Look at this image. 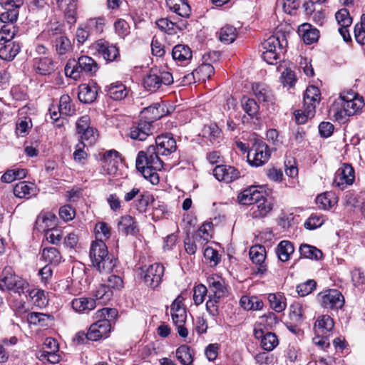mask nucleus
<instances>
[{"label":"nucleus","mask_w":365,"mask_h":365,"mask_svg":"<svg viewBox=\"0 0 365 365\" xmlns=\"http://www.w3.org/2000/svg\"><path fill=\"white\" fill-rule=\"evenodd\" d=\"M29 283L16 275L11 267H5L0 274V289L11 291L19 295L29 291Z\"/></svg>","instance_id":"39448f33"},{"label":"nucleus","mask_w":365,"mask_h":365,"mask_svg":"<svg viewBox=\"0 0 365 365\" xmlns=\"http://www.w3.org/2000/svg\"><path fill=\"white\" fill-rule=\"evenodd\" d=\"M41 255L43 259L51 264L57 265L62 260V256L56 247H46L42 250Z\"/></svg>","instance_id":"c03bdc74"},{"label":"nucleus","mask_w":365,"mask_h":365,"mask_svg":"<svg viewBox=\"0 0 365 365\" xmlns=\"http://www.w3.org/2000/svg\"><path fill=\"white\" fill-rule=\"evenodd\" d=\"M267 252L262 245H252V275L264 277L268 271V266L265 261Z\"/></svg>","instance_id":"9d476101"},{"label":"nucleus","mask_w":365,"mask_h":365,"mask_svg":"<svg viewBox=\"0 0 365 365\" xmlns=\"http://www.w3.org/2000/svg\"><path fill=\"white\" fill-rule=\"evenodd\" d=\"M166 4L169 9L181 17L188 18L191 13V9L187 0H166Z\"/></svg>","instance_id":"c85d7f7f"},{"label":"nucleus","mask_w":365,"mask_h":365,"mask_svg":"<svg viewBox=\"0 0 365 365\" xmlns=\"http://www.w3.org/2000/svg\"><path fill=\"white\" fill-rule=\"evenodd\" d=\"M287 46V40L284 34L272 36L260 46L259 52L262 58L268 64L276 65L281 61V54Z\"/></svg>","instance_id":"7ed1b4c3"},{"label":"nucleus","mask_w":365,"mask_h":365,"mask_svg":"<svg viewBox=\"0 0 365 365\" xmlns=\"http://www.w3.org/2000/svg\"><path fill=\"white\" fill-rule=\"evenodd\" d=\"M355 172L350 164L344 163L338 169L335 174L333 185L341 190H344L348 185L354 183Z\"/></svg>","instance_id":"f8f14e48"},{"label":"nucleus","mask_w":365,"mask_h":365,"mask_svg":"<svg viewBox=\"0 0 365 365\" xmlns=\"http://www.w3.org/2000/svg\"><path fill=\"white\" fill-rule=\"evenodd\" d=\"M255 151L252 166H262L269 160L271 155L269 147L264 142L256 138H255Z\"/></svg>","instance_id":"4be33fe9"},{"label":"nucleus","mask_w":365,"mask_h":365,"mask_svg":"<svg viewBox=\"0 0 365 365\" xmlns=\"http://www.w3.org/2000/svg\"><path fill=\"white\" fill-rule=\"evenodd\" d=\"M51 36L53 38V47L58 55L63 56L72 51L71 42L66 36L53 31Z\"/></svg>","instance_id":"bb28decb"},{"label":"nucleus","mask_w":365,"mask_h":365,"mask_svg":"<svg viewBox=\"0 0 365 365\" xmlns=\"http://www.w3.org/2000/svg\"><path fill=\"white\" fill-rule=\"evenodd\" d=\"M354 37L358 43L365 45V14L361 15L360 22L354 26Z\"/></svg>","instance_id":"13d9d810"},{"label":"nucleus","mask_w":365,"mask_h":365,"mask_svg":"<svg viewBox=\"0 0 365 365\" xmlns=\"http://www.w3.org/2000/svg\"><path fill=\"white\" fill-rule=\"evenodd\" d=\"M237 37L236 29L230 25L223 26L220 31L219 39L225 43H232Z\"/></svg>","instance_id":"5fc2aeb1"},{"label":"nucleus","mask_w":365,"mask_h":365,"mask_svg":"<svg viewBox=\"0 0 365 365\" xmlns=\"http://www.w3.org/2000/svg\"><path fill=\"white\" fill-rule=\"evenodd\" d=\"M294 251V247L292 243L287 240L281 241L277 247V256L282 262L288 261Z\"/></svg>","instance_id":"a18cd8bd"},{"label":"nucleus","mask_w":365,"mask_h":365,"mask_svg":"<svg viewBox=\"0 0 365 365\" xmlns=\"http://www.w3.org/2000/svg\"><path fill=\"white\" fill-rule=\"evenodd\" d=\"M320 101V91L314 86H310L306 89L304 96V106L308 107V114L314 115L315 108Z\"/></svg>","instance_id":"5701e85b"},{"label":"nucleus","mask_w":365,"mask_h":365,"mask_svg":"<svg viewBox=\"0 0 365 365\" xmlns=\"http://www.w3.org/2000/svg\"><path fill=\"white\" fill-rule=\"evenodd\" d=\"M94 296L95 300H99L104 304L111 299L113 292L106 284H100L95 291Z\"/></svg>","instance_id":"4d7b16f0"},{"label":"nucleus","mask_w":365,"mask_h":365,"mask_svg":"<svg viewBox=\"0 0 365 365\" xmlns=\"http://www.w3.org/2000/svg\"><path fill=\"white\" fill-rule=\"evenodd\" d=\"M59 112L64 115H72L75 113L76 109L71 103V99L67 94L62 95L59 100Z\"/></svg>","instance_id":"603ef678"},{"label":"nucleus","mask_w":365,"mask_h":365,"mask_svg":"<svg viewBox=\"0 0 365 365\" xmlns=\"http://www.w3.org/2000/svg\"><path fill=\"white\" fill-rule=\"evenodd\" d=\"M318 299L324 308L341 309L344 304V297L341 293L335 289L320 292Z\"/></svg>","instance_id":"9b49d317"},{"label":"nucleus","mask_w":365,"mask_h":365,"mask_svg":"<svg viewBox=\"0 0 365 365\" xmlns=\"http://www.w3.org/2000/svg\"><path fill=\"white\" fill-rule=\"evenodd\" d=\"M95 232L98 240H107L110 237V227L103 222H98L95 227Z\"/></svg>","instance_id":"338daca9"},{"label":"nucleus","mask_w":365,"mask_h":365,"mask_svg":"<svg viewBox=\"0 0 365 365\" xmlns=\"http://www.w3.org/2000/svg\"><path fill=\"white\" fill-rule=\"evenodd\" d=\"M212 229V223L207 222L202 224L196 232L194 237L195 241L200 245H205L211 238L210 231Z\"/></svg>","instance_id":"09e8293b"},{"label":"nucleus","mask_w":365,"mask_h":365,"mask_svg":"<svg viewBox=\"0 0 365 365\" xmlns=\"http://www.w3.org/2000/svg\"><path fill=\"white\" fill-rule=\"evenodd\" d=\"M6 5L10 6L11 8L7 11L1 13L0 15V21L5 24L0 30V42L6 40L11 39L15 35V28L12 24L16 21L19 16L18 6L13 1H9Z\"/></svg>","instance_id":"0eeeda50"},{"label":"nucleus","mask_w":365,"mask_h":365,"mask_svg":"<svg viewBox=\"0 0 365 365\" xmlns=\"http://www.w3.org/2000/svg\"><path fill=\"white\" fill-rule=\"evenodd\" d=\"M58 7L64 13L67 22L73 24L76 21L77 0H56Z\"/></svg>","instance_id":"393cba45"},{"label":"nucleus","mask_w":365,"mask_h":365,"mask_svg":"<svg viewBox=\"0 0 365 365\" xmlns=\"http://www.w3.org/2000/svg\"><path fill=\"white\" fill-rule=\"evenodd\" d=\"M21 51L19 43L10 39L0 42V58L4 61H11Z\"/></svg>","instance_id":"b1692460"},{"label":"nucleus","mask_w":365,"mask_h":365,"mask_svg":"<svg viewBox=\"0 0 365 365\" xmlns=\"http://www.w3.org/2000/svg\"><path fill=\"white\" fill-rule=\"evenodd\" d=\"M92 264L99 272L108 274L115 267V259L109 255L107 246L103 240L93 242L90 249Z\"/></svg>","instance_id":"f03ea898"},{"label":"nucleus","mask_w":365,"mask_h":365,"mask_svg":"<svg viewBox=\"0 0 365 365\" xmlns=\"http://www.w3.org/2000/svg\"><path fill=\"white\" fill-rule=\"evenodd\" d=\"M150 122L140 119L137 125L130 128V137L134 140H145L151 134Z\"/></svg>","instance_id":"a878e982"},{"label":"nucleus","mask_w":365,"mask_h":365,"mask_svg":"<svg viewBox=\"0 0 365 365\" xmlns=\"http://www.w3.org/2000/svg\"><path fill=\"white\" fill-rule=\"evenodd\" d=\"M55 225L56 216L51 213L38 216L35 222V228L43 232H46L48 229L54 228Z\"/></svg>","instance_id":"4c0bfd02"},{"label":"nucleus","mask_w":365,"mask_h":365,"mask_svg":"<svg viewBox=\"0 0 365 365\" xmlns=\"http://www.w3.org/2000/svg\"><path fill=\"white\" fill-rule=\"evenodd\" d=\"M93 47L106 61H113L119 56L118 48L103 39L96 41Z\"/></svg>","instance_id":"aec40b11"},{"label":"nucleus","mask_w":365,"mask_h":365,"mask_svg":"<svg viewBox=\"0 0 365 365\" xmlns=\"http://www.w3.org/2000/svg\"><path fill=\"white\" fill-rule=\"evenodd\" d=\"M97 96V89L94 86H90L86 83L81 84L78 86V98L85 103H93Z\"/></svg>","instance_id":"72a5a7b5"},{"label":"nucleus","mask_w":365,"mask_h":365,"mask_svg":"<svg viewBox=\"0 0 365 365\" xmlns=\"http://www.w3.org/2000/svg\"><path fill=\"white\" fill-rule=\"evenodd\" d=\"M335 18L340 26H350L352 24V19L346 9L339 10L335 14Z\"/></svg>","instance_id":"0e129e2a"},{"label":"nucleus","mask_w":365,"mask_h":365,"mask_svg":"<svg viewBox=\"0 0 365 365\" xmlns=\"http://www.w3.org/2000/svg\"><path fill=\"white\" fill-rule=\"evenodd\" d=\"M204 257L206 261L210 264V267L217 266L220 262V255L217 250L207 247L204 251Z\"/></svg>","instance_id":"e2e57ef3"},{"label":"nucleus","mask_w":365,"mask_h":365,"mask_svg":"<svg viewBox=\"0 0 365 365\" xmlns=\"http://www.w3.org/2000/svg\"><path fill=\"white\" fill-rule=\"evenodd\" d=\"M173 83L172 74L165 71L151 69L143 79L144 88L151 92L156 91L162 85L169 86Z\"/></svg>","instance_id":"1a4fd4ad"},{"label":"nucleus","mask_w":365,"mask_h":365,"mask_svg":"<svg viewBox=\"0 0 365 365\" xmlns=\"http://www.w3.org/2000/svg\"><path fill=\"white\" fill-rule=\"evenodd\" d=\"M101 173L103 175H115L119 163L121 162L120 154L115 150H110L103 153L101 158Z\"/></svg>","instance_id":"4468645a"},{"label":"nucleus","mask_w":365,"mask_h":365,"mask_svg":"<svg viewBox=\"0 0 365 365\" xmlns=\"http://www.w3.org/2000/svg\"><path fill=\"white\" fill-rule=\"evenodd\" d=\"M172 56L175 61L183 63L191 59L192 51L186 45L178 44L173 48Z\"/></svg>","instance_id":"ea45409f"},{"label":"nucleus","mask_w":365,"mask_h":365,"mask_svg":"<svg viewBox=\"0 0 365 365\" xmlns=\"http://www.w3.org/2000/svg\"><path fill=\"white\" fill-rule=\"evenodd\" d=\"M220 133L219 127L215 123H211L205 125L200 135L207 138L211 143H214L220 137Z\"/></svg>","instance_id":"8fccbe9b"},{"label":"nucleus","mask_w":365,"mask_h":365,"mask_svg":"<svg viewBox=\"0 0 365 365\" xmlns=\"http://www.w3.org/2000/svg\"><path fill=\"white\" fill-rule=\"evenodd\" d=\"M159 155L155 147L150 145L146 151H140L136 158V168L153 185L159 182L157 171L161 170L163 167Z\"/></svg>","instance_id":"f257e3e1"},{"label":"nucleus","mask_w":365,"mask_h":365,"mask_svg":"<svg viewBox=\"0 0 365 365\" xmlns=\"http://www.w3.org/2000/svg\"><path fill=\"white\" fill-rule=\"evenodd\" d=\"M173 323L177 327L178 334L181 337H186L188 334L187 329L184 327L187 314L186 312L170 314Z\"/></svg>","instance_id":"de8ad7c7"},{"label":"nucleus","mask_w":365,"mask_h":365,"mask_svg":"<svg viewBox=\"0 0 365 365\" xmlns=\"http://www.w3.org/2000/svg\"><path fill=\"white\" fill-rule=\"evenodd\" d=\"M27 171L25 169L15 168L8 170L2 176L1 181L6 183H11L19 179H23L26 176Z\"/></svg>","instance_id":"3c124183"},{"label":"nucleus","mask_w":365,"mask_h":365,"mask_svg":"<svg viewBox=\"0 0 365 365\" xmlns=\"http://www.w3.org/2000/svg\"><path fill=\"white\" fill-rule=\"evenodd\" d=\"M267 318L265 316L259 317V321L255 322L254 334L256 339H260V346L265 351H272L279 344L275 334L268 331L267 327Z\"/></svg>","instance_id":"6e6552de"},{"label":"nucleus","mask_w":365,"mask_h":365,"mask_svg":"<svg viewBox=\"0 0 365 365\" xmlns=\"http://www.w3.org/2000/svg\"><path fill=\"white\" fill-rule=\"evenodd\" d=\"M274 206V199L271 191L259 187L252 190V218L262 219L271 212Z\"/></svg>","instance_id":"20e7f679"},{"label":"nucleus","mask_w":365,"mask_h":365,"mask_svg":"<svg viewBox=\"0 0 365 365\" xmlns=\"http://www.w3.org/2000/svg\"><path fill=\"white\" fill-rule=\"evenodd\" d=\"M34 68L40 75H49L56 69L54 61L51 58L38 57L34 58Z\"/></svg>","instance_id":"cd10ccee"},{"label":"nucleus","mask_w":365,"mask_h":365,"mask_svg":"<svg viewBox=\"0 0 365 365\" xmlns=\"http://www.w3.org/2000/svg\"><path fill=\"white\" fill-rule=\"evenodd\" d=\"M104 19L103 18H93L90 19L86 23V25L90 30L91 33L101 34L103 31Z\"/></svg>","instance_id":"69168bd1"},{"label":"nucleus","mask_w":365,"mask_h":365,"mask_svg":"<svg viewBox=\"0 0 365 365\" xmlns=\"http://www.w3.org/2000/svg\"><path fill=\"white\" fill-rule=\"evenodd\" d=\"M267 299L271 308L276 312H282L287 307L286 298L283 293H271L268 295Z\"/></svg>","instance_id":"58836bf2"},{"label":"nucleus","mask_w":365,"mask_h":365,"mask_svg":"<svg viewBox=\"0 0 365 365\" xmlns=\"http://www.w3.org/2000/svg\"><path fill=\"white\" fill-rule=\"evenodd\" d=\"M107 95L115 101H120L128 95V89L122 83L116 82L107 86L105 89Z\"/></svg>","instance_id":"f704fd0d"},{"label":"nucleus","mask_w":365,"mask_h":365,"mask_svg":"<svg viewBox=\"0 0 365 365\" xmlns=\"http://www.w3.org/2000/svg\"><path fill=\"white\" fill-rule=\"evenodd\" d=\"M299 253L302 257L310 259L319 260L322 259V252L314 246L302 244L299 247Z\"/></svg>","instance_id":"49530a36"},{"label":"nucleus","mask_w":365,"mask_h":365,"mask_svg":"<svg viewBox=\"0 0 365 365\" xmlns=\"http://www.w3.org/2000/svg\"><path fill=\"white\" fill-rule=\"evenodd\" d=\"M324 220L321 215L312 214L305 221L304 226L307 230H312L321 227L324 224Z\"/></svg>","instance_id":"774afa93"},{"label":"nucleus","mask_w":365,"mask_h":365,"mask_svg":"<svg viewBox=\"0 0 365 365\" xmlns=\"http://www.w3.org/2000/svg\"><path fill=\"white\" fill-rule=\"evenodd\" d=\"M176 357L182 365H191L193 361V351L190 346L181 345L176 349Z\"/></svg>","instance_id":"37998d69"},{"label":"nucleus","mask_w":365,"mask_h":365,"mask_svg":"<svg viewBox=\"0 0 365 365\" xmlns=\"http://www.w3.org/2000/svg\"><path fill=\"white\" fill-rule=\"evenodd\" d=\"M36 187L33 183L22 181L14 187V194L19 198H30L36 195Z\"/></svg>","instance_id":"473e14b6"},{"label":"nucleus","mask_w":365,"mask_h":365,"mask_svg":"<svg viewBox=\"0 0 365 365\" xmlns=\"http://www.w3.org/2000/svg\"><path fill=\"white\" fill-rule=\"evenodd\" d=\"M27 292H29V297L35 305L43 307L46 304L47 299L43 290L34 289L29 290Z\"/></svg>","instance_id":"052dcab7"},{"label":"nucleus","mask_w":365,"mask_h":365,"mask_svg":"<svg viewBox=\"0 0 365 365\" xmlns=\"http://www.w3.org/2000/svg\"><path fill=\"white\" fill-rule=\"evenodd\" d=\"M155 146L162 156H168L175 153L177 149L176 141L171 134L159 135L155 138Z\"/></svg>","instance_id":"6ab92c4d"},{"label":"nucleus","mask_w":365,"mask_h":365,"mask_svg":"<svg viewBox=\"0 0 365 365\" xmlns=\"http://www.w3.org/2000/svg\"><path fill=\"white\" fill-rule=\"evenodd\" d=\"M337 202L335 194L331 192H326L317 197L316 202L318 207L323 210L331 208Z\"/></svg>","instance_id":"79ce46f5"},{"label":"nucleus","mask_w":365,"mask_h":365,"mask_svg":"<svg viewBox=\"0 0 365 365\" xmlns=\"http://www.w3.org/2000/svg\"><path fill=\"white\" fill-rule=\"evenodd\" d=\"M209 296L222 299L227 296L228 290L225 280L217 274H211L207 277Z\"/></svg>","instance_id":"2eb2a0df"},{"label":"nucleus","mask_w":365,"mask_h":365,"mask_svg":"<svg viewBox=\"0 0 365 365\" xmlns=\"http://www.w3.org/2000/svg\"><path fill=\"white\" fill-rule=\"evenodd\" d=\"M341 109L334 111V115L337 120H342L346 116L356 114L363 106V102L357 98L347 100V102L341 103Z\"/></svg>","instance_id":"412c9836"},{"label":"nucleus","mask_w":365,"mask_h":365,"mask_svg":"<svg viewBox=\"0 0 365 365\" xmlns=\"http://www.w3.org/2000/svg\"><path fill=\"white\" fill-rule=\"evenodd\" d=\"M53 321V317L51 314L31 312L27 315L28 323L34 326L48 327Z\"/></svg>","instance_id":"c9c22d12"},{"label":"nucleus","mask_w":365,"mask_h":365,"mask_svg":"<svg viewBox=\"0 0 365 365\" xmlns=\"http://www.w3.org/2000/svg\"><path fill=\"white\" fill-rule=\"evenodd\" d=\"M165 268L160 263H154L146 268H142L143 279L147 286L155 289L159 286L164 274Z\"/></svg>","instance_id":"ddd939ff"},{"label":"nucleus","mask_w":365,"mask_h":365,"mask_svg":"<svg viewBox=\"0 0 365 365\" xmlns=\"http://www.w3.org/2000/svg\"><path fill=\"white\" fill-rule=\"evenodd\" d=\"M160 108V105L159 103H155L153 106H148L142 111V115L143 118H146L145 120L150 122L155 121L160 118L163 116L162 113L159 110Z\"/></svg>","instance_id":"864d4df0"},{"label":"nucleus","mask_w":365,"mask_h":365,"mask_svg":"<svg viewBox=\"0 0 365 365\" xmlns=\"http://www.w3.org/2000/svg\"><path fill=\"white\" fill-rule=\"evenodd\" d=\"M71 304L73 309L79 313L91 311L96 306L94 299L87 297L76 298L73 299Z\"/></svg>","instance_id":"e433bc0d"},{"label":"nucleus","mask_w":365,"mask_h":365,"mask_svg":"<svg viewBox=\"0 0 365 365\" xmlns=\"http://www.w3.org/2000/svg\"><path fill=\"white\" fill-rule=\"evenodd\" d=\"M208 292V288L202 284L195 286L193 289V301L195 304L198 306L202 304Z\"/></svg>","instance_id":"680f3d73"},{"label":"nucleus","mask_w":365,"mask_h":365,"mask_svg":"<svg viewBox=\"0 0 365 365\" xmlns=\"http://www.w3.org/2000/svg\"><path fill=\"white\" fill-rule=\"evenodd\" d=\"M252 93L255 96L257 102L255 103L257 108L259 106L257 103L262 104L263 106L273 104L274 98L271 89L264 83H256L252 85Z\"/></svg>","instance_id":"dca6fc26"},{"label":"nucleus","mask_w":365,"mask_h":365,"mask_svg":"<svg viewBox=\"0 0 365 365\" xmlns=\"http://www.w3.org/2000/svg\"><path fill=\"white\" fill-rule=\"evenodd\" d=\"M334 320L329 315L320 316L317 320L314 328L317 335H329L334 328Z\"/></svg>","instance_id":"2f4dec72"},{"label":"nucleus","mask_w":365,"mask_h":365,"mask_svg":"<svg viewBox=\"0 0 365 365\" xmlns=\"http://www.w3.org/2000/svg\"><path fill=\"white\" fill-rule=\"evenodd\" d=\"M166 4L169 9L181 17L188 18L191 13V9L187 0H166Z\"/></svg>","instance_id":"7c9ffc66"},{"label":"nucleus","mask_w":365,"mask_h":365,"mask_svg":"<svg viewBox=\"0 0 365 365\" xmlns=\"http://www.w3.org/2000/svg\"><path fill=\"white\" fill-rule=\"evenodd\" d=\"M212 172L217 180L225 183L232 182L240 177L239 170L231 165H217Z\"/></svg>","instance_id":"a211bd4d"},{"label":"nucleus","mask_w":365,"mask_h":365,"mask_svg":"<svg viewBox=\"0 0 365 365\" xmlns=\"http://www.w3.org/2000/svg\"><path fill=\"white\" fill-rule=\"evenodd\" d=\"M98 69L97 63L87 56H82L78 58V61H69L65 66V73L74 80L81 77V73L84 72L93 76Z\"/></svg>","instance_id":"423d86ee"},{"label":"nucleus","mask_w":365,"mask_h":365,"mask_svg":"<svg viewBox=\"0 0 365 365\" xmlns=\"http://www.w3.org/2000/svg\"><path fill=\"white\" fill-rule=\"evenodd\" d=\"M110 331V322L109 319H101L91 325L86 338L88 340L97 341L102 337L106 336Z\"/></svg>","instance_id":"f3484780"},{"label":"nucleus","mask_w":365,"mask_h":365,"mask_svg":"<svg viewBox=\"0 0 365 365\" xmlns=\"http://www.w3.org/2000/svg\"><path fill=\"white\" fill-rule=\"evenodd\" d=\"M166 4L169 9L181 17L188 18L191 13V9L187 0H166Z\"/></svg>","instance_id":"c756f323"},{"label":"nucleus","mask_w":365,"mask_h":365,"mask_svg":"<svg viewBox=\"0 0 365 365\" xmlns=\"http://www.w3.org/2000/svg\"><path fill=\"white\" fill-rule=\"evenodd\" d=\"M118 230L126 235H135L138 230L133 217L125 215L120 217L118 223Z\"/></svg>","instance_id":"a19ab883"},{"label":"nucleus","mask_w":365,"mask_h":365,"mask_svg":"<svg viewBox=\"0 0 365 365\" xmlns=\"http://www.w3.org/2000/svg\"><path fill=\"white\" fill-rule=\"evenodd\" d=\"M157 26L163 31L172 35L177 33L176 29L182 28L177 26L175 23L168 19H160L156 21Z\"/></svg>","instance_id":"bf43d9fd"},{"label":"nucleus","mask_w":365,"mask_h":365,"mask_svg":"<svg viewBox=\"0 0 365 365\" xmlns=\"http://www.w3.org/2000/svg\"><path fill=\"white\" fill-rule=\"evenodd\" d=\"M215 72L214 67L210 63H202L196 69L195 73H197V81H205L211 78Z\"/></svg>","instance_id":"6e6d98bb"}]
</instances>
